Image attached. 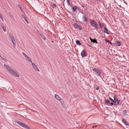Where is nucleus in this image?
Here are the masks:
<instances>
[{"instance_id": "obj_1", "label": "nucleus", "mask_w": 129, "mask_h": 129, "mask_svg": "<svg viewBox=\"0 0 129 129\" xmlns=\"http://www.w3.org/2000/svg\"><path fill=\"white\" fill-rule=\"evenodd\" d=\"M4 66L7 69L9 72L12 74L17 77H19V75L18 73L16 72L14 70L10 67L7 65L5 64L4 65Z\"/></svg>"}, {"instance_id": "obj_2", "label": "nucleus", "mask_w": 129, "mask_h": 129, "mask_svg": "<svg viewBox=\"0 0 129 129\" xmlns=\"http://www.w3.org/2000/svg\"><path fill=\"white\" fill-rule=\"evenodd\" d=\"M93 73L94 75L98 76H100L101 74L100 70L97 68L93 69L92 70Z\"/></svg>"}, {"instance_id": "obj_3", "label": "nucleus", "mask_w": 129, "mask_h": 129, "mask_svg": "<svg viewBox=\"0 0 129 129\" xmlns=\"http://www.w3.org/2000/svg\"><path fill=\"white\" fill-rule=\"evenodd\" d=\"M90 23L91 25L94 28H98V24L97 22L93 20H90Z\"/></svg>"}, {"instance_id": "obj_4", "label": "nucleus", "mask_w": 129, "mask_h": 129, "mask_svg": "<svg viewBox=\"0 0 129 129\" xmlns=\"http://www.w3.org/2000/svg\"><path fill=\"white\" fill-rule=\"evenodd\" d=\"M17 123L18 124L20 125L23 127L28 129L29 128V127L28 125H26V124H24V123H23L19 121H18L17 122Z\"/></svg>"}, {"instance_id": "obj_5", "label": "nucleus", "mask_w": 129, "mask_h": 129, "mask_svg": "<svg viewBox=\"0 0 129 129\" xmlns=\"http://www.w3.org/2000/svg\"><path fill=\"white\" fill-rule=\"evenodd\" d=\"M10 38L12 41V43L14 45H16V42L14 39V38L13 37V36L12 34L11 33L9 34Z\"/></svg>"}, {"instance_id": "obj_6", "label": "nucleus", "mask_w": 129, "mask_h": 129, "mask_svg": "<svg viewBox=\"0 0 129 129\" xmlns=\"http://www.w3.org/2000/svg\"><path fill=\"white\" fill-rule=\"evenodd\" d=\"M55 97L56 99L60 102L62 105L63 106V103L61 101L62 99L57 94H55Z\"/></svg>"}, {"instance_id": "obj_7", "label": "nucleus", "mask_w": 129, "mask_h": 129, "mask_svg": "<svg viewBox=\"0 0 129 129\" xmlns=\"http://www.w3.org/2000/svg\"><path fill=\"white\" fill-rule=\"evenodd\" d=\"M81 55L83 57L87 56V54L85 50H84L82 51L81 53Z\"/></svg>"}, {"instance_id": "obj_8", "label": "nucleus", "mask_w": 129, "mask_h": 129, "mask_svg": "<svg viewBox=\"0 0 129 129\" xmlns=\"http://www.w3.org/2000/svg\"><path fill=\"white\" fill-rule=\"evenodd\" d=\"M31 64L35 70H36L37 71H39V70L38 68L34 63L32 62L31 63Z\"/></svg>"}, {"instance_id": "obj_9", "label": "nucleus", "mask_w": 129, "mask_h": 129, "mask_svg": "<svg viewBox=\"0 0 129 129\" xmlns=\"http://www.w3.org/2000/svg\"><path fill=\"white\" fill-rule=\"evenodd\" d=\"M123 122L126 125H129V123L124 118L122 119Z\"/></svg>"}, {"instance_id": "obj_10", "label": "nucleus", "mask_w": 129, "mask_h": 129, "mask_svg": "<svg viewBox=\"0 0 129 129\" xmlns=\"http://www.w3.org/2000/svg\"><path fill=\"white\" fill-rule=\"evenodd\" d=\"M119 100L117 99H116V100L115 101V102L114 101V105L115 106L118 105L119 104Z\"/></svg>"}, {"instance_id": "obj_11", "label": "nucleus", "mask_w": 129, "mask_h": 129, "mask_svg": "<svg viewBox=\"0 0 129 129\" xmlns=\"http://www.w3.org/2000/svg\"><path fill=\"white\" fill-rule=\"evenodd\" d=\"M87 20V19L86 17L84 15H83L82 18V21L83 22H85Z\"/></svg>"}, {"instance_id": "obj_12", "label": "nucleus", "mask_w": 129, "mask_h": 129, "mask_svg": "<svg viewBox=\"0 0 129 129\" xmlns=\"http://www.w3.org/2000/svg\"><path fill=\"white\" fill-rule=\"evenodd\" d=\"M74 26L76 28H78L80 27L76 23L74 24Z\"/></svg>"}, {"instance_id": "obj_13", "label": "nucleus", "mask_w": 129, "mask_h": 129, "mask_svg": "<svg viewBox=\"0 0 129 129\" xmlns=\"http://www.w3.org/2000/svg\"><path fill=\"white\" fill-rule=\"evenodd\" d=\"M127 112L126 110H124L123 111V114L125 116H126L127 115Z\"/></svg>"}, {"instance_id": "obj_14", "label": "nucleus", "mask_w": 129, "mask_h": 129, "mask_svg": "<svg viewBox=\"0 0 129 129\" xmlns=\"http://www.w3.org/2000/svg\"><path fill=\"white\" fill-rule=\"evenodd\" d=\"M90 38L91 42H92L93 43H97V42H96V40H93V39L91 38L90 37Z\"/></svg>"}, {"instance_id": "obj_15", "label": "nucleus", "mask_w": 129, "mask_h": 129, "mask_svg": "<svg viewBox=\"0 0 129 129\" xmlns=\"http://www.w3.org/2000/svg\"><path fill=\"white\" fill-rule=\"evenodd\" d=\"M115 44L116 45L118 46H120L121 45V43L119 41H116V42Z\"/></svg>"}, {"instance_id": "obj_16", "label": "nucleus", "mask_w": 129, "mask_h": 129, "mask_svg": "<svg viewBox=\"0 0 129 129\" xmlns=\"http://www.w3.org/2000/svg\"><path fill=\"white\" fill-rule=\"evenodd\" d=\"M26 59H27L29 62L31 63L32 62V60L28 56L27 58H26Z\"/></svg>"}, {"instance_id": "obj_17", "label": "nucleus", "mask_w": 129, "mask_h": 129, "mask_svg": "<svg viewBox=\"0 0 129 129\" xmlns=\"http://www.w3.org/2000/svg\"><path fill=\"white\" fill-rule=\"evenodd\" d=\"M26 59H27L29 62L31 63L32 62V60L28 56L27 58H26Z\"/></svg>"}, {"instance_id": "obj_18", "label": "nucleus", "mask_w": 129, "mask_h": 129, "mask_svg": "<svg viewBox=\"0 0 129 129\" xmlns=\"http://www.w3.org/2000/svg\"><path fill=\"white\" fill-rule=\"evenodd\" d=\"M104 31L107 34H109V33L108 31V30L106 28H105V27L104 28Z\"/></svg>"}, {"instance_id": "obj_19", "label": "nucleus", "mask_w": 129, "mask_h": 129, "mask_svg": "<svg viewBox=\"0 0 129 129\" xmlns=\"http://www.w3.org/2000/svg\"><path fill=\"white\" fill-rule=\"evenodd\" d=\"M77 7L76 6H74L73 8L72 11L74 12H75V11L77 9Z\"/></svg>"}, {"instance_id": "obj_20", "label": "nucleus", "mask_w": 129, "mask_h": 129, "mask_svg": "<svg viewBox=\"0 0 129 129\" xmlns=\"http://www.w3.org/2000/svg\"><path fill=\"white\" fill-rule=\"evenodd\" d=\"M22 54L26 59L28 57V56L24 52H23Z\"/></svg>"}, {"instance_id": "obj_21", "label": "nucleus", "mask_w": 129, "mask_h": 129, "mask_svg": "<svg viewBox=\"0 0 129 129\" xmlns=\"http://www.w3.org/2000/svg\"><path fill=\"white\" fill-rule=\"evenodd\" d=\"M76 43L77 44H78L79 45H81V43L78 40H77L76 41Z\"/></svg>"}, {"instance_id": "obj_22", "label": "nucleus", "mask_w": 129, "mask_h": 129, "mask_svg": "<svg viewBox=\"0 0 129 129\" xmlns=\"http://www.w3.org/2000/svg\"><path fill=\"white\" fill-rule=\"evenodd\" d=\"M0 59H2L3 60L6 61V60L3 57H2L0 55Z\"/></svg>"}, {"instance_id": "obj_23", "label": "nucleus", "mask_w": 129, "mask_h": 129, "mask_svg": "<svg viewBox=\"0 0 129 129\" xmlns=\"http://www.w3.org/2000/svg\"><path fill=\"white\" fill-rule=\"evenodd\" d=\"M105 41L106 42H107L110 44H111V45L112 44V43L110 41H109L107 39L105 40Z\"/></svg>"}, {"instance_id": "obj_24", "label": "nucleus", "mask_w": 129, "mask_h": 129, "mask_svg": "<svg viewBox=\"0 0 129 129\" xmlns=\"http://www.w3.org/2000/svg\"><path fill=\"white\" fill-rule=\"evenodd\" d=\"M2 28L4 30V31L5 32L6 31V28L4 26H2Z\"/></svg>"}, {"instance_id": "obj_25", "label": "nucleus", "mask_w": 129, "mask_h": 129, "mask_svg": "<svg viewBox=\"0 0 129 129\" xmlns=\"http://www.w3.org/2000/svg\"><path fill=\"white\" fill-rule=\"evenodd\" d=\"M109 99L111 102H113V103L114 102V101L112 99L110 98H109Z\"/></svg>"}, {"instance_id": "obj_26", "label": "nucleus", "mask_w": 129, "mask_h": 129, "mask_svg": "<svg viewBox=\"0 0 129 129\" xmlns=\"http://www.w3.org/2000/svg\"><path fill=\"white\" fill-rule=\"evenodd\" d=\"M105 102L106 103H108L109 102V101L108 99H106L105 100Z\"/></svg>"}, {"instance_id": "obj_27", "label": "nucleus", "mask_w": 129, "mask_h": 129, "mask_svg": "<svg viewBox=\"0 0 129 129\" xmlns=\"http://www.w3.org/2000/svg\"><path fill=\"white\" fill-rule=\"evenodd\" d=\"M109 105L111 106L113 105V103H110L109 104Z\"/></svg>"}, {"instance_id": "obj_28", "label": "nucleus", "mask_w": 129, "mask_h": 129, "mask_svg": "<svg viewBox=\"0 0 129 129\" xmlns=\"http://www.w3.org/2000/svg\"><path fill=\"white\" fill-rule=\"evenodd\" d=\"M24 18V19H25V21L28 23V21L27 20V19H26V18H25V17H23Z\"/></svg>"}, {"instance_id": "obj_29", "label": "nucleus", "mask_w": 129, "mask_h": 129, "mask_svg": "<svg viewBox=\"0 0 129 129\" xmlns=\"http://www.w3.org/2000/svg\"><path fill=\"white\" fill-rule=\"evenodd\" d=\"M67 3H68V4L69 5H70V2H69V0H67Z\"/></svg>"}, {"instance_id": "obj_30", "label": "nucleus", "mask_w": 129, "mask_h": 129, "mask_svg": "<svg viewBox=\"0 0 129 129\" xmlns=\"http://www.w3.org/2000/svg\"><path fill=\"white\" fill-rule=\"evenodd\" d=\"M42 38H43L44 40L46 39V37H45L44 36H42Z\"/></svg>"}, {"instance_id": "obj_31", "label": "nucleus", "mask_w": 129, "mask_h": 129, "mask_svg": "<svg viewBox=\"0 0 129 129\" xmlns=\"http://www.w3.org/2000/svg\"><path fill=\"white\" fill-rule=\"evenodd\" d=\"M53 8L55 7H56V5L55 4H53L52 5Z\"/></svg>"}, {"instance_id": "obj_32", "label": "nucleus", "mask_w": 129, "mask_h": 129, "mask_svg": "<svg viewBox=\"0 0 129 129\" xmlns=\"http://www.w3.org/2000/svg\"><path fill=\"white\" fill-rule=\"evenodd\" d=\"M116 97L115 96L114 97V100L115 101L116 100Z\"/></svg>"}, {"instance_id": "obj_33", "label": "nucleus", "mask_w": 129, "mask_h": 129, "mask_svg": "<svg viewBox=\"0 0 129 129\" xmlns=\"http://www.w3.org/2000/svg\"><path fill=\"white\" fill-rule=\"evenodd\" d=\"M99 25L100 26V27L102 28L101 24V23H100L99 22Z\"/></svg>"}, {"instance_id": "obj_34", "label": "nucleus", "mask_w": 129, "mask_h": 129, "mask_svg": "<svg viewBox=\"0 0 129 129\" xmlns=\"http://www.w3.org/2000/svg\"><path fill=\"white\" fill-rule=\"evenodd\" d=\"M1 19L2 20V21H4V19H3V17H1Z\"/></svg>"}, {"instance_id": "obj_35", "label": "nucleus", "mask_w": 129, "mask_h": 129, "mask_svg": "<svg viewBox=\"0 0 129 129\" xmlns=\"http://www.w3.org/2000/svg\"><path fill=\"white\" fill-rule=\"evenodd\" d=\"M2 17V16L1 14L0 13V18H1V17Z\"/></svg>"}, {"instance_id": "obj_36", "label": "nucleus", "mask_w": 129, "mask_h": 129, "mask_svg": "<svg viewBox=\"0 0 129 129\" xmlns=\"http://www.w3.org/2000/svg\"><path fill=\"white\" fill-rule=\"evenodd\" d=\"M96 90H98L99 89V87H97L96 88Z\"/></svg>"}, {"instance_id": "obj_37", "label": "nucleus", "mask_w": 129, "mask_h": 129, "mask_svg": "<svg viewBox=\"0 0 129 129\" xmlns=\"http://www.w3.org/2000/svg\"><path fill=\"white\" fill-rule=\"evenodd\" d=\"M94 127H95V126H92V127H93V128H94Z\"/></svg>"}, {"instance_id": "obj_38", "label": "nucleus", "mask_w": 129, "mask_h": 129, "mask_svg": "<svg viewBox=\"0 0 129 129\" xmlns=\"http://www.w3.org/2000/svg\"><path fill=\"white\" fill-rule=\"evenodd\" d=\"M96 126H97V125H95V127H96Z\"/></svg>"}]
</instances>
